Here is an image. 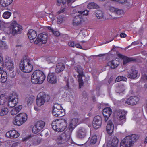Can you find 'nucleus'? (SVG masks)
Segmentation results:
<instances>
[{
  "mask_svg": "<svg viewBox=\"0 0 147 147\" xmlns=\"http://www.w3.org/2000/svg\"><path fill=\"white\" fill-rule=\"evenodd\" d=\"M78 122V119L77 118H74L71 120L65 131L57 136L56 141L58 144H63L71 140L72 132L75 127V125Z\"/></svg>",
  "mask_w": 147,
  "mask_h": 147,
  "instance_id": "obj_1",
  "label": "nucleus"
},
{
  "mask_svg": "<svg viewBox=\"0 0 147 147\" xmlns=\"http://www.w3.org/2000/svg\"><path fill=\"white\" fill-rule=\"evenodd\" d=\"M0 30L7 34L14 35L20 33L22 30V26L14 21L11 23H6L0 20Z\"/></svg>",
  "mask_w": 147,
  "mask_h": 147,
  "instance_id": "obj_2",
  "label": "nucleus"
},
{
  "mask_svg": "<svg viewBox=\"0 0 147 147\" xmlns=\"http://www.w3.org/2000/svg\"><path fill=\"white\" fill-rule=\"evenodd\" d=\"M67 121L64 119H59L54 120L52 123L53 129L55 131L63 132L67 128Z\"/></svg>",
  "mask_w": 147,
  "mask_h": 147,
  "instance_id": "obj_3",
  "label": "nucleus"
},
{
  "mask_svg": "<svg viewBox=\"0 0 147 147\" xmlns=\"http://www.w3.org/2000/svg\"><path fill=\"white\" fill-rule=\"evenodd\" d=\"M31 82L34 84H42L46 78V76L42 71H35L31 75Z\"/></svg>",
  "mask_w": 147,
  "mask_h": 147,
  "instance_id": "obj_4",
  "label": "nucleus"
},
{
  "mask_svg": "<svg viewBox=\"0 0 147 147\" xmlns=\"http://www.w3.org/2000/svg\"><path fill=\"white\" fill-rule=\"evenodd\" d=\"M20 68L24 72L28 73L33 70L32 61L28 59H22L20 62Z\"/></svg>",
  "mask_w": 147,
  "mask_h": 147,
  "instance_id": "obj_5",
  "label": "nucleus"
},
{
  "mask_svg": "<svg viewBox=\"0 0 147 147\" xmlns=\"http://www.w3.org/2000/svg\"><path fill=\"white\" fill-rule=\"evenodd\" d=\"M137 138V136L134 134L126 136L122 140L120 143V147H131Z\"/></svg>",
  "mask_w": 147,
  "mask_h": 147,
  "instance_id": "obj_6",
  "label": "nucleus"
},
{
  "mask_svg": "<svg viewBox=\"0 0 147 147\" xmlns=\"http://www.w3.org/2000/svg\"><path fill=\"white\" fill-rule=\"evenodd\" d=\"M70 62L71 63V66L73 67L75 69L78 74V80L79 88H81L83 84V80L82 79V78L84 76L83 69L78 64L76 65V64H74L75 62L74 60L70 61Z\"/></svg>",
  "mask_w": 147,
  "mask_h": 147,
  "instance_id": "obj_7",
  "label": "nucleus"
},
{
  "mask_svg": "<svg viewBox=\"0 0 147 147\" xmlns=\"http://www.w3.org/2000/svg\"><path fill=\"white\" fill-rule=\"evenodd\" d=\"M27 115L25 113L17 115L14 119L13 123L15 125L20 126L25 122L27 119Z\"/></svg>",
  "mask_w": 147,
  "mask_h": 147,
  "instance_id": "obj_8",
  "label": "nucleus"
},
{
  "mask_svg": "<svg viewBox=\"0 0 147 147\" xmlns=\"http://www.w3.org/2000/svg\"><path fill=\"white\" fill-rule=\"evenodd\" d=\"M117 118L119 121V125H122L125 122L126 116L127 113L126 111L123 110H118L117 112Z\"/></svg>",
  "mask_w": 147,
  "mask_h": 147,
  "instance_id": "obj_9",
  "label": "nucleus"
},
{
  "mask_svg": "<svg viewBox=\"0 0 147 147\" xmlns=\"http://www.w3.org/2000/svg\"><path fill=\"white\" fill-rule=\"evenodd\" d=\"M140 74L138 72L136 67L132 66L127 70L126 76L129 78L131 79H135L138 78L140 76Z\"/></svg>",
  "mask_w": 147,
  "mask_h": 147,
  "instance_id": "obj_10",
  "label": "nucleus"
},
{
  "mask_svg": "<svg viewBox=\"0 0 147 147\" xmlns=\"http://www.w3.org/2000/svg\"><path fill=\"white\" fill-rule=\"evenodd\" d=\"M24 141H29L30 146L31 144L37 145L39 144L40 140L38 135H30L23 139Z\"/></svg>",
  "mask_w": 147,
  "mask_h": 147,
  "instance_id": "obj_11",
  "label": "nucleus"
},
{
  "mask_svg": "<svg viewBox=\"0 0 147 147\" xmlns=\"http://www.w3.org/2000/svg\"><path fill=\"white\" fill-rule=\"evenodd\" d=\"M47 34L41 33L39 34L34 43L38 46H41L42 44L46 43L47 41Z\"/></svg>",
  "mask_w": 147,
  "mask_h": 147,
  "instance_id": "obj_12",
  "label": "nucleus"
},
{
  "mask_svg": "<svg viewBox=\"0 0 147 147\" xmlns=\"http://www.w3.org/2000/svg\"><path fill=\"white\" fill-rule=\"evenodd\" d=\"M2 58L0 57V82H5L7 80V76L6 72L3 70V63L1 61Z\"/></svg>",
  "mask_w": 147,
  "mask_h": 147,
  "instance_id": "obj_13",
  "label": "nucleus"
},
{
  "mask_svg": "<svg viewBox=\"0 0 147 147\" xmlns=\"http://www.w3.org/2000/svg\"><path fill=\"white\" fill-rule=\"evenodd\" d=\"M47 97L45 93L43 92H40L38 95L36 100V103L37 106L40 107L44 105L46 100Z\"/></svg>",
  "mask_w": 147,
  "mask_h": 147,
  "instance_id": "obj_14",
  "label": "nucleus"
},
{
  "mask_svg": "<svg viewBox=\"0 0 147 147\" xmlns=\"http://www.w3.org/2000/svg\"><path fill=\"white\" fill-rule=\"evenodd\" d=\"M139 100L138 97L133 96H131L127 99H123L122 101L125 104L130 105H134L136 104Z\"/></svg>",
  "mask_w": 147,
  "mask_h": 147,
  "instance_id": "obj_15",
  "label": "nucleus"
},
{
  "mask_svg": "<svg viewBox=\"0 0 147 147\" xmlns=\"http://www.w3.org/2000/svg\"><path fill=\"white\" fill-rule=\"evenodd\" d=\"M64 81L66 83V85L65 87L62 88L60 89V91L62 93L65 92V90H69V85H72L74 82V78L71 76L68 78L65 77L64 78Z\"/></svg>",
  "mask_w": 147,
  "mask_h": 147,
  "instance_id": "obj_16",
  "label": "nucleus"
},
{
  "mask_svg": "<svg viewBox=\"0 0 147 147\" xmlns=\"http://www.w3.org/2000/svg\"><path fill=\"white\" fill-rule=\"evenodd\" d=\"M102 124V118L99 115L95 117L92 122V125L95 129H97L100 127Z\"/></svg>",
  "mask_w": 147,
  "mask_h": 147,
  "instance_id": "obj_17",
  "label": "nucleus"
},
{
  "mask_svg": "<svg viewBox=\"0 0 147 147\" xmlns=\"http://www.w3.org/2000/svg\"><path fill=\"white\" fill-rule=\"evenodd\" d=\"M47 81L50 83L55 84L57 82L56 76L54 73L50 72L47 77Z\"/></svg>",
  "mask_w": 147,
  "mask_h": 147,
  "instance_id": "obj_18",
  "label": "nucleus"
},
{
  "mask_svg": "<svg viewBox=\"0 0 147 147\" xmlns=\"http://www.w3.org/2000/svg\"><path fill=\"white\" fill-rule=\"evenodd\" d=\"M117 56L119 58L123 59V64H126L128 62L135 60L134 58H129L120 53L118 54Z\"/></svg>",
  "mask_w": 147,
  "mask_h": 147,
  "instance_id": "obj_19",
  "label": "nucleus"
},
{
  "mask_svg": "<svg viewBox=\"0 0 147 147\" xmlns=\"http://www.w3.org/2000/svg\"><path fill=\"white\" fill-rule=\"evenodd\" d=\"M19 135V133L15 130H10L7 132L6 134V137L11 138H17Z\"/></svg>",
  "mask_w": 147,
  "mask_h": 147,
  "instance_id": "obj_20",
  "label": "nucleus"
},
{
  "mask_svg": "<svg viewBox=\"0 0 147 147\" xmlns=\"http://www.w3.org/2000/svg\"><path fill=\"white\" fill-rule=\"evenodd\" d=\"M86 129L83 127L80 128L77 132V137L80 138H84L86 136Z\"/></svg>",
  "mask_w": 147,
  "mask_h": 147,
  "instance_id": "obj_21",
  "label": "nucleus"
},
{
  "mask_svg": "<svg viewBox=\"0 0 147 147\" xmlns=\"http://www.w3.org/2000/svg\"><path fill=\"white\" fill-rule=\"evenodd\" d=\"M28 38L30 40V42H32L33 40H34L36 37L37 32L36 31L32 30H29L28 31Z\"/></svg>",
  "mask_w": 147,
  "mask_h": 147,
  "instance_id": "obj_22",
  "label": "nucleus"
},
{
  "mask_svg": "<svg viewBox=\"0 0 147 147\" xmlns=\"http://www.w3.org/2000/svg\"><path fill=\"white\" fill-rule=\"evenodd\" d=\"M84 21L85 20H82V16L78 14L75 16L73 20V23L74 25H78Z\"/></svg>",
  "mask_w": 147,
  "mask_h": 147,
  "instance_id": "obj_23",
  "label": "nucleus"
},
{
  "mask_svg": "<svg viewBox=\"0 0 147 147\" xmlns=\"http://www.w3.org/2000/svg\"><path fill=\"white\" fill-rule=\"evenodd\" d=\"M114 129V125L111 120L108 121L106 127V131L109 134H111Z\"/></svg>",
  "mask_w": 147,
  "mask_h": 147,
  "instance_id": "obj_24",
  "label": "nucleus"
},
{
  "mask_svg": "<svg viewBox=\"0 0 147 147\" xmlns=\"http://www.w3.org/2000/svg\"><path fill=\"white\" fill-rule=\"evenodd\" d=\"M65 68V66L63 63H59L56 65L55 71L57 73H59L63 71Z\"/></svg>",
  "mask_w": 147,
  "mask_h": 147,
  "instance_id": "obj_25",
  "label": "nucleus"
},
{
  "mask_svg": "<svg viewBox=\"0 0 147 147\" xmlns=\"http://www.w3.org/2000/svg\"><path fill=\"white\" fill-rule=\"evenodd\" d=\"M119 62L116 60H113L109 61L107 63V65L112 69L116 68L119 65Z\"/></svg>",
  "mask_w": 147,
  "mask_h": 147,
  "instance_id": "obj_26",
  "label": "nucleus"
},
{
  "mask_svg": "<svg viewBox=\"0 0 147 147\" xmlns=\"http://www.w3.org/2000/svg\"><path fill=\"white\" fill-rule=\"evenodd\" d=\"M119 142L118 139L115 137H114L112 140L110 144L108 145L107 147H117Z\"/></svg>",
  "mask_w": 147,
  "mask_h": 147,
  "instance_id": "obj_27",
  "label": "nucleus"
},
{
  "mask_svg": "<svg viewBox=\"0 0 147 147\" xmlns=\"http://www.w3.org/2000/svg\"><path fill=\"white\" fill-rule=\"evenodd\" d=\"M125 88V86L124 84L121 83L118 84V86L116 90V92L120 94V93H122L124 91Z\"/></svg>",
  "mask_w": 147,
  "mask_h": 147,
  "instance_id": "obj_28",
  "label": "nucleus"
},
{
  "mask_svg": "<svg viewBox=\"0 0 147 147\" xmlns=\"http://www.w3.org/2000/svg\"><path fill=\"white\" fill-rule=\"evenodd\" d=\"M112 113L111 109L109 107L104 108L103 110V114L104 116L109 117Z\"/></svg>",
  "mask_w": 147,
  "mask_h": 147,
  "instance_id": "obj_29",
  "label": "nucleus"
},
{
  "mask_svg": "<svg viewBox=\"0 0 147 147\" xmlns=\"http://www.w3.org/2000/svg\"><path fill=\"white\" fill-rule=\"evenodd\" d=\"M22 108V106L20 105L18 107H16L13 109L11 111V114L13 115L17 114L21 110Z\"/></svg>",
  "mask_w": 147,
  "mask_h": 147,
  "instance_id": "obj_30",
  "label": "nucleus"
},
{
  "mask_svg": "<svg viewBox=\"0 0 147 147\" xmlns=\"http://www.w3.org/2000/svg\"><path fill=\"white\" fill-rule=\"evenodd\" d=\"M2 61L3 58H2L1 61L3 63V66L4 64L6 66H9V64L13 61L12 59H11L10 57H6L5 58L3 61Z\"/></svg>",
  "mask_w": 147,
  "mask_h": 147,
  "instance_id": "obj_31",
  "label": "nucleus"
},
{
  "mask_svg": "<svg viewBox=\"0 0 147 147\" xmlns=\"http://www.w3.org/2000/svg\"><path fill=\"white\" fill-rule=\"evenodd\" d=\"M7 101V98L4 94H2L0 96V105H5Z\"/></svg>",
  "mask_w": 147,
  "mask_h": 147,
  "instance_id": "obj_32",
  "label": "nucleus"
},
{
  "mask_svg": "<svg viewBox=\"0 0 147 147\" xmlns=\"http://www.w3.org/2000/svg\"><path fill=\"white\" fill-rule=\"evenodd\" d=\"M9 112L8 108L6 107H2L0 111V115L3 116L7 115Z\"/></svg>",
  "mask_w": 147,
  "mask_h": 147,
  "instance_id": "obj_33",
  "label": "nucleus"
},
{
  "mask_svg": "<svg viewBox=\"0 0 147 147\" xmlns=\"http://www.w3.org/2000/svg\"><path fill=\"white\" fill-rule=\"evenodd\" d=\"M97 140V136L96 135H90V137L89 138L88 141L90 144H94L96 143Z\"/></svg>",
  "mask_w": 147,
  "mask_h": 147,
  "instance_id": "obj_34",
  "label": "nucleus"
},
{
  "mask_svg": "<svg viewBox=\"0 0 147 147\" xmlns=\"http://www.w3.org/2000/svg\"><path fill=\"white\" fill-rule=\"evenodd\" d=\"M35 125L41 131L44 127L45 123L43 121H37Z\"/></svg>",
  "mask_w": 147,
  "mask_h": 147,
  "instance_id": "obj_35",
  "label": "nucleus"
},
{
  "mask_svg": "<svg viewBox=\"0 0 147 147\" xmlns=\"http://www.w3.org/2000/svg\"><path fill=\"white\" fill-rule=\"evenodd\" d=\"M87 7L89 9H97L99 8V6L96 3L91 2L88 4Z\"/></svg>",
  "mask_w": 147,
  "mask_h": 147,
  "instance_id": "obj_36",
  "label": "nucleus"
},
{
  "mask_svg": "<svg viewBox=\"0 0 147 147\" xmlns=\"http://www.w3.org/2000/svg\"><path fill=\"white\" fill-rule=\"evenodd\" d=\"M11 1H0L1 5L3 7H6L11 4Z\"/></svg>",
  "mask_w": 147,
  "mask_h": 147,
  "instance_id": "obj_37",
  "label": "nucleus"
},
{
  "mask_svg": "<svg viewBox=\"0 0 147 147\" xmlns=\"http://www.w3.org/2000/svg\"><path fill=\"white\" fill-rule=\"evenodd\" d=\"M96 16L98 19L102 18L104 16V14L102 11L100 10H97L96 11Z\"/></svg>",
  "mask_w": 147,
  "mask_h": 147,
  "instance_id": "obj_38",
  "label": "nucleus"
},
{
  "mask_svg": "<svg viewBox=\"0 0 147 147\" xmlns=\"http://www.w3.org/2000/svg\"><path fill=\"white\" fill-rule=\"evenodd\" d=\"M11 12L9 11H5L3 13V17L5 19H8L11 16Z\"/></svg>",
  "mask_w": 147,
  "mask_h": 147,
  "instance_id": "obj_39",
  "label": "nucleus"
},
{
  "mask_svg": "<svg viewBox=\"0 0 147 147\" xmlns=\"http://www.w3.org/2000/svg\"><path fill=\"white\" fill-rule=\"evenodd\" d=\"M76 12H77L78 14L82 16V18L83 16L84 15H87L88 14V11L86 10H85L83 11H79L77 10H76Z\"/></svg>",
  "mask_w": 147,
  "mask_h": 147,
  "instance_id": "obj_40",
  "label": "nucleus"
},
{
  "mask_svg": "<svg viewBox=\"0 0 147 147\" xmlns=\"http://www.w3.org/2000/svg\"><path fill=\"white\" fill-rule=\"evenodd\" d=\"M10 98H11V100L12 102L15 105L18 103V96L17 95H15L13 96L12 97H11Z\"/></svg>",
  "mask_w": 147,
  "mask_h": 147,
  "instance_id": "obj_41",
  "label": "nucleus"
},
{
  "mask_svg": "<svg viewBox=\"0 0 147 147\" xmlns=\"http://www.w3.org/2000/svg\"><path fill=\"white\" fill-rule=\"evenodd\" d=\"M127 80V78L126 77L123 76H119L116 78L115 82H117L121 81H126Z\"/></svg>",
  "mask_w": 147,
  "mask_h": 147,
  "instance_id": "obj_42",
  "label": "nucleus"
},
{
  "mask_svg": "<svg viewBox=\"0 0 147 147\" xmlns=\"http://www.w3.org/2000/svg\"><path fill=\"white\" fill-rule=\"evenodd\" d=\"M52 57L49 56H47L45 57H41V60H46L48 61L49 63L52 62L53 61H51Z\"/></svg>",
  "mask_w": 147,
  "mask_h": 147,
  "instance_id": "obj_43",
  "label": "nucleus"
},
{
  "mask_svg": "<svg viewBox=\"0 0 147 147\" xmlns=\"http://www.w3.org/2000/svg\"><path fill=\"white\" fill-rule=\"evenodd\" d=\"M9 66H6L7 69L9 71H13L14 67L13 61L9 63Z\"/></svg>",
  "mask_w": 147,
  "mask_h": 147,
  "instance_id": "obj_44",
  "label": "nucleus"
},
{
  "mask_svg": "<svg viewBox=\"0 0 147 147\" xmlns=\"http://www.w3.org/2000/svg\"><path fill=\"white\" fill-rule=\"evenodd\" d=\"M0 47L5 49H6L8 47V46L6 43L5 42L2 40L0 41Z\"/></svg>",
  "mask_w": 147,
  "mask_h": 147,
  "instance_id": "obj_45",
  "label": "nucleus"
},
{
  "mask_svg": "<svg viewBox=\"0 0 147 147\" xmlns=\"http://www.w3.org/2000/svg\"><path fill=\"white\" fill-rule=\"evenodd\" d=\"M41 131L35 125L32 128V132L33 133L36 134Z\"/></svg>",
  "mask_w": 147,
  "mask_h": 147,
  "instance_id": "obj_46",
  "label": "nucleus"
},
{
  "mask_svg": "<svg viewBox=\"0 0 147 147\" xmlns=\"http://www.w3.org/2000/svg\"><path fill=\"white\" fill-rule=\"evenodd\" d=\"M115 13L119 16H121L123 15L124 12L123 10L117 8Z\"/></svg>",
  "mask_w": 147,
  "mask_h": 147,
  "instance_id": "obj_47",
  "label": "nucleus"
},
{
  "mask_svg": "<svg viewBox=\"0 0 147 147\" xmlns=\"http://www.w3.org/2000/svg\"><path fill=\"white\" fill-rule=\"evenodd\" d=\"M34 99L33 97H30L28 98L27 101V105L28 106L31 107L33 103Z\"/></svg>",
  "mask_w": 147,
  "mask_h": 147,
  "instance_id": "obj_48",
  "label": "nucleus"
},
{
  "mask_svg": "<svg viewBox=\"0 0 147 147\" xmlns=\"http://www.w3.org/2000/svg\"><path fill=\"white\" fill-rule=\"evenodd\" d=\"M61 109H58L55 108H53L52 113L53 115L55 117H57L58 112L60 111Z\"/></svg>",
  "mask_w": 147,
  "mask_h": 147,
  "instance_id": "obj_49",
  "label": "nucleus"
},
{
  "mask_svg": "<svg viewBox=\"0 0 147 147\" xmlns=\"http://www.w3.org/2000/svg\"><path fill=\"white\" fill-rule=\"evenodd\" d=\"M117 1V2H118L119 3H120L122 4H125V5L129 7H131L132 5L131 4H129V2H128L127 1H124L123 2H122L121 1Z\"/></svg>",
  "mask_w": 147,
  "mask_h": 147,
  "instance_id": "obj_50",
  "label": "nucleus"
},
{
  "mask_svg": "<svg viewBox=\"0 0 147 147\" xmlns=\"http://www.w3.org/2000/svg\"><path fill=\"white\" fill-rule=\"evenodd\" d=\"M22 145V143L20 142H16L13 143L11 147H19Z\"/></svg>",
  "mask_w": 147,
  "mask_h": 147,
  "instance_id": "obj_51",
  "label": "nucleus"
},
{
  "mask_svg": "<svg viewBox=\"0 0 147 147\" xmlns=\"http://www.w3.org/2000/svg\"><path fill=\"white\" fill-rule=\"evenodd\" d=\"M63 21V17L61 16H60L57 17V22L58 24H60L62 23Z\"/></svg>",
  "mask_w": 147,
  "mask_h": 147,
  "instance_id": "obj_52",
  "label": "nucleus"
},
{
  "mask_svg": "<svg viewBox=\"0 0 147 147\" xmlns=\"http://www.w3.org/2000/svg\"><path fill=\"white\" fill-rule=\"evenodd\" d=\"M53 108H55L60 109H63L61 105H59L57 103H55L54 104Z\"/></svg>",
  "mask_w": 147,
  "mask_h": 147,
  "instance_id": "obj_53",
  "label": "nucleus"
},
{
  "mask_svg": "<svg viewBox=\"0 0 147 147\" xmlns=\"http://www.w3.org/2000/svg\"><path fill=\"white\" fill-rule=\"evenodd\" d=\"M57 117H61L65 115L64 111L63 109L60 110V111L58 112Z\"/></svg>",
  "mask_w": 147,
  "mask_h": 147,
  "instance_id": "obj_54",
  "label": "nucleus"
},
{
  "mask_svg": "<svg viewBox=\"0 0 147 147\" xmlns=\"http://www.w3.org/2000/svg\"><path fill=\"white\" fill-rule=\"evenodd\" d=\"M117 9L113 7H110L108 10L110 12L115 13Z\"/></svg>",
  "mask_w": 147,
  "mask_h": 147,
  "instance_id": "obj_55",
  "label": "nucleus"
},
{
  "mask_svg": "<svg viewBox=\"0 0 147 147\" xmlns=\"http://www.w3.org/2000/svg\"><path fill=\"white\" fill-rule=\"evenodd\" d=\"M11 98H10L8 102V105L9 107H14L15 105L12 102V101L11 100Z\"/></svg>",
  "mask_w": 147,
  "mask_h": 147,
  "instance_id": "obj_56",
  "label": "nucleus"
},
{
  "mask_svg": "<svg viewBox=\"0 0 147 147\" xmlns=\"http://www.w3.org/2000/svg\"><path fill=\"white\" fill-rule=\"evenodd\" d=\"M68 45L71 47H74L75 46V43L74 41H70L68 43Z\"/></svg>",
  "mask_w": 147,
  "mask_h": 147,
  "instance_id": "obj_57",
  "label": "nucleus"
},
{
  "mask_svg": "<svg viewBox=\"0 0 147 147\" xmlns=\"http://www.w3.org/2000/svg\"><path fill=\"white\" fill-rule=\"evenodd\" d=\"M11 71L12 72L11 73L9 72V75L12 78H14L15 76L16 72L14 71L13 70Z\"/></svg>",
  "mask_w": 147,
  "mask_h": 147,
  "instance_id": "obj_58",
  "label": "nucleus"
},
{
  "mask_svg": "<svg viewBox=\"0 0 147 147\" xmlns=\"http://www.w3.org/2000/svg\"><path fill=\"white\" fill-rule=\"evenodd\" d=\"M64 1H57V5H60V4L61 3V2L63 3V5H64V3H65Z\"/></svg>",
  "mask_w": 147,
  "mask_h": 147,
  "instance_id": "obj_59",
  "label": "nucleus"
},
{
  "mask_svg": "<svg viewBox=\"0 0 147 147\" xmlns=\"http://www.w3.org/2000/svg\"><path fill=\"white\" fill-rule=\"evenodd\" d=\"M65 8H63L59 11L57 13V14L58 15H59L61 13H63L65 11Z\"/></svg>",
  "mask_w": 147,
  "mask_h": 147,
  "instance_id": "obj_60",
  "label": "nucleus"
},
{
  "mask_svg": "<svg viewBox=\"0 0 147 147\" xmlns=\"http://www.w3.org/2000/svg\"><path fill=\"white\" fill-rule=\"evenodd\" d=\"M126 36V34L124 33H121L120 34V36L121 38H125Z\"/></svg>",
  "mask_w": 147,
  "mask_h": 147,
  "instance_id": "obj_61",
  "label": "nucleus"
},
{
  "mask_svg": "<svg viewBox=\"0 0 147 147\" xmlns=\"http://www.w3.org/2000/svg\"><path fill=\"white\" fill-rule=\"evenodd\" d=\"M75 46L76 48H80L81 49H82V46L79 44L77 43L76 44H75Z\"/></svg>",
  "mask_w": 147,
  "mask_h": 147,
  "instance_id": "obj_62",
  "label": "nucleus"
},
{
  "mask_svg": "<svg viewBox=\"0 0 147 147\" xmlns=\"http://www.w3.org/2000/svg\"><path fill=\"white\" fill-rule=\"evenodd\" d=\"M139 44V43L137 41H135L133 42L132 43L131 45H133L135 46L136 45H137L138 44Z\"/></svg>",
  "mask_w": 147,
  "mask_h": 147,
  "instance_id": "obj_63",
  "label": "nucleus"
},
{
  "mask_svg": "<svg viewBox=\"0 0 147 147\" xmlns=\"http://www.w3.org/2000/svg\"><path fill=\"white\" fill-rule=\"evenodd\" d=\"M53 34L57 36H58L60 34L59 32L58 31H55L54 32H53Z\"/></svg>",
  "mask_w": 147,
  "mask_h": 147,
  "instance_id": "obj_64",
  "label": "nucleus"
}]
</instances>
